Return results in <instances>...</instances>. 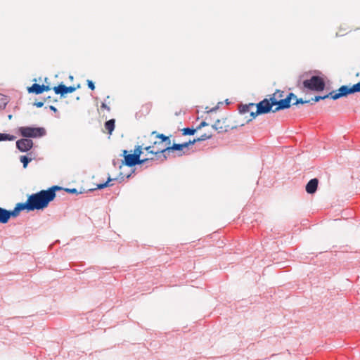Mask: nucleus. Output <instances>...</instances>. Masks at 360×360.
Wrapping results in <instances>:
<instances>
[{"mask_svg":"<svg viewBox=\"0 0 360 360\" xmlns=\"http://www.w3.org/2000/svg\"><path fill=\"white\" fill-rule=\"evenodd\" d=\"M63 189L59 186H53L46 190H41L36 193L30 195L27 199L32 211L46 208L49 204L55 199L56 196V192Z\"/></svg>","mask_w":360,"mask_h":360,"instance_id":"f257e3e1","label":"nucleus"},{"mask_svg":"<svg viewBox=\"0 0 360 360\" xmlns=\"http://www.w3.org/2000/svg\"><path fill=\"white\" fill-rule=\"evenodd\" d=\"M154 136L156 139L152 142L150 146H143V150H145L148 154L158 155L163 153L165 156L168 155L169 144L170 137L162 134H159L156 131H153L150 134V137Z\"/></svg>","mask_w":360,"mask_h":360,"instance_id":"f03ea898","label":"nucleus"},{"mask_svg":"<svg viewBox=\"0 0 360 360\" xmlns=\"http://www.w3.org/2000/svg\"><path fill=\"white\" fill-rule=\"evenodd\" d=\"M212 136V131H209L207 133H205V134H202L200 137H198L197 139H194L192 141L189 140L188 141H184V142H181V143H175V141H174L173 143L172 144L171 140H170L169 144L168 155H169V153L171 152H177L178 155H180V156H181L183 155H186L189 150V147L193 145L195 142L209 139Z\"/></svg>","mask_w":360,"mask_h":360,"instance_id":"7ed1b4c3","label":"nucleus"},{"mask_svg":"<svg viewBox=\"0 0 360 360\" xmlns=\"http://www.w3.org/2000/svg\"><path fill=\"white\" fill-rule=\"evenodd\" d=\"M356 92H360V82H358L357 84H354L351 87L346 85L342 86L338 89V93H336L335 91H333L324 96H316L314 98H312L311 101L314 102H318L320 100H323L328 98L336 100L340 97L346 96L348 94H354Z\"/></svg>","mask_w":360,"mask_h":360,"instance_id":"20e7f679","label":"nucleus"},{"mask_svg":"<svg viewBox=\"0 0 360 360\" xmlns=\"http://www.w3.org/2000/svg\"><path fill=\"white\" fill-rule=\"evenodd\" d=\"M303 87L313 91H321L325 88V82L319 76H312L302 82Z\"/></svg>","mask_w":360,"mask_h":360,"instance_id":"39448f33","label":"nucleus"},{"mask_svg":"<svg viewBox=\"0 0 360 360\" xmlns=\"http://www.w3.org/2000/svg\"><path fill=\"white\" fill-rule=\"evenodd\" d=\"M19 131L23 137L37 138L45 135L46 130L42 127H21Z\"/></svg>","mask_w":360,"mask_h":360,"instance_id":"423d86ee","label":"nucleus"},{"mask_svg":"<svg viewBox=\"0 0 360 360\" xmlns=\"http://www.w3.org/2000/svg\"><path fill=\"white\" fill-rule=\"evenodd\" d=\"M256 106V111H251V118L249 119V121L252 120V119L255 118L257 115L266 114L271 111L272 112V110H274L271 105L270 101L266 98L260 101Z\"/></svg>","mask_w":360,"mask_h":360,"instance_id":"0eeeda50","label":"nucleus"},{"mask_svg":"<svg viewBox=\"0 0 360 360\" xmlns=\"http://www.w3.org/2000/svg\"><path fill=\"white\" fill-rule=\"evenodd\" d=\"M292 98H296V96L293 93H290L284 99H280L278 101V105L272 110V112H276L281 110L289 108L290 107V101Z\"/></svg>","mask_w":360,"mask_h":360,"instance_id":"6e6552de","label":"nucleus"},{"mask_svg":"<svg viewBox=\"0 0 360 360\" xmlns=\"http://www.w3.org/2000/svg\"><path fill=\"white\" fill-rule=\"evenodd\" d=\"M79 87V84L77 86H66L65 85L60 84L58 86H55L53 88V91L56 94L64 96L65 94L74 92Z\"/></svg>","mask_w":360,"mask_h":360,"instance_id":"1a4fd4ad","label":"nucleus"},{"mask_svg":"<svg viewBox=\"0 0 360 360\" xmlns=\"http://www.w3.org/2000/svg\"><path fill=\"white\" fill-rule=\"evenodd\" d=\"M33 146V142L31 139H22L16 142L17 148L22 152L29 150Z\"/></svg>","mask_w":360,"mask_h":360,"instance_id":"9d476101","label":"nucleus"},{"mask_svg":"<svg viewBox=\"0 0 360 360\" xmlns=\"http://www.w3.org/2000/svg\"><path fill=\"white\" fill-rule=\"evenodd\" d=\"M212 128L216 130L218 133H222L228 131L229 126L225 124L224 120H217L212 126Z\"/></svg>","mask_w":360,"mask_h":360,"instance_id":"9b49d317","label":"nucleus"},{"mask_svg":"<svg viewBox=\"0 0 360 360\" xmlns=\"http://www.w3.org/2000/svg\"><path fill=\"white\" fill-rule=\"evenodd\" d=\"M150 159H123L122 165L132 167L137 165H142Z\"/></svg>","mask_w":360,"mask_h":360,"instance_id":"f8f14e48","label":"nucleus"},{"mask_svg":"<svg viewBox=\"0 0 360 360\" xmlns=\"http://www.w3.org/2000/svg\"><path fill=\"white\" fill-rule=\"evenodd\" d=\"M319 181L317 179L314 178L311 179L306 185V191L309 194H313L314 193L318 187Z\"/></svg>","mask_w":360,"mask_h":360,"instance_id":"ddd939ff","label":"nucleus"},{"mask_svg":"<svg viewBox=\"0 0 360 360\" xmlns=\"http://www.w3.org/2000/svg\"><path fill=\"white\" fill-rule=\"evenodd\" d=\"M143 146H138L134 150L133 153H128L127 150H123V158H140L143 153Z\"/></svg>","mask_w":360,"mask_h":360,"instance_id":"4468645a","label":"nucleus"},{"mask_svg":"<svg viewBox=\"0 0 360 360\" xmlns=\"http://www.w3.org/2000/svg\"><path fill=\"white\" fill-rule=\"evenodd\" d=\"M15 207L20 212L22 210H27V212L32 211L28 199L25 202L17 203Z\"/></svg>","mask_w":360,"mask_h":360,"instance_id":"2eb2a0df","label":"nucleus"},{"mask_svg":"<svg viewBox=\"0 0 360 360\" xmlns=\"http://www.w3.org/2000/svg\"><path fill=\"white\" fill-rule=\"evenodd\" d=\"M8 210L0 207V223L6 224L9 221Z\"/></svg>","mask_w":360,"mask_h":360,"instance_id":"dca6fc26","label":"nucleus"},{"mask_svg":"<svg viewBox=\"0 0 360 360\" xmlns=\"http://www.w3.org/2000/svg\"><path fill=\"white\" fill-rule=\"evenodd\" d=\"M255 108L254 103H249L248 105H242L239 107V111L241 114L250 113L251 115V111L252 108Z\"/></svg>","mask_w":360,"mask_h":360,"instance_id":"f3484780","label":"nucleus"},{"mask_svg":"<svg viewBox=\"0 0 360 360\" xmlns=\"http://www.w3.org/2000/svg\"><path fill=\"white\" fill-rule=\"evenodd\" d=\"M27 91L29 93L40 94L42 93V86L38 84H33L31 86L27 88Z\"/></svg>","mask_w":360,"mask_h":360,"instance_id":"a211bd4d","label":"nucleus"},{"mask_svg":"<svg viewBox=\"0 0 360 360\" xmlns=\"http://www.w3.org/2000/svg\"><path fill=\"white\" fill-rule=\"evenodd\" d=\"M105 128L109 134H111L115 129V120L112 119L105 123Z\"/></svg>","mask_w":360,"mask_h":360,"instance_id":"6ab92c4d","label":"nucleus"},{"mask_svg":"<svg viewBox=\"0 0 360 360\" xmlns=\"http://www.w3.org/2000/svg\"><path fill=\"white\" fill-rule=\"evenodd\" d=\"M16 137L13 135L8 134L0 133V141H14Z\"/></svg>","mask_w":360,"mask_h":360,"instance_id":"aec40b11","label":"nucleus"},{"mask_svg":"<svg viewBox=\"0 0 360 360\" xmlns=\"http://www.w3.org/2000/svg\"><path fill=\"white\" fill-rule=\"evenodd\" d=\"M197 131L196 128H184L181 129L182 134L184 136L186 135H193Z\"/></svg>","mask_w":360,"mask_h":360,"instance_id":"412c9836","label":"nucleus"},{"mask_svg":"<svg viewBox=\"0 0 360 360\" xmlns=\"http://www.w3.org/2000/svg\"><path fill=\"white\" fill-rule=\"evenodd\" d=\"M8 102V98L6 96L0 94V109L4 108Z\"/></svg>","mask_w":360,"mask_h":360,"instance_id":"4be33fe9","label":"nucleus"},{"mask_svg":"<svg viewBox=\"0 0 360 360\" xmlns=\"http://www.w3.org/2000/svg\"><path fill=\"white\" fill-rule=\"evenodd\" d=\"M115 179H111L110 176L108 178L107 181L105 183L97 184L98 189H103L104 188L110 186V182Z\"/></svg>","mask_w":360,"mask_h":360,"instance_id":"5701e85b","label":"nucleus"},{"mask_svg":"<svg viewBox=\"0 0 360 360\" xmlns=\"http://www.w3.org/2000/svg\"><path fill=\"white\" fill-rule=\"evenodd\" d=\"M8 213L9 219H11V217H18L19 215V214H20V212L15 207L13 210H8Z\"/></svg>","mask_w":360,"mask_h":360,"instance_id":"b1692460","label":"nucleus"},{"mask_svg":"<svg viewBox=\"0 0 360 360\" xmlns=\"http://www.w3.org/2000/svg\"><path fill=\"white\" fill-rule=\"evenodd\" d=\"M281 94V92L279 91H278L276 94H274V96L273 97H271L269 101H270V103H271V107L273 108L274 105H278V101L276 98L275 97L276 94ZM281 96V94H280V96Z\"/></svg>","mask_w":360,"mask_h":360,"instance_id":"393cba45","label":"nucleus"},{"mask_svg":"<svg viewBox=\"0 0 360 360\" xmlns=\"http://www.w3.org/2000/svg\"><path fill=\"white\" fill-rule=\"evenodd\" d=\"M110 98V96H108L106 99L105 100V102L102 103L101 104V109H104V110H106L107 111L110 112V106L108 105V104H110V102L107 103L106 102V100L107 99H109Z\"/></svg>","mask_w":360,"mask_h":360,"instance_id":"a878e982","label":"nucleus"},{"mask_svg":"<svg viewBox=\"0 0 360 360\" xmlns=\"http://www.w3.org/2000/svg\"><path fill=\"white\" fill-rule=\"evenodd\" d=\"M295 101L293 103V105H297V104H304V103H310V100H305L304 101L302 98H295Z\"/></svg>","mask_w":360,"mask_h":360,"instance_id":"bb28decb","label":"nucleus"},{"mask_svg":"<svg viewBox=\"0 0 360 360\" xmlns=\"http://www.w3.org/2000/svg\"><path fill=\"white\" fill-rule=\"evenodd\" d=\"M64 190L68 192V193H72V194H78V193H82V192H78L76 188H64Z\"/></svg>","mask_w":360,"mask_h":360,"instance_id":"cd10ccee","label":"nucleus"},{"mask_svg":"<svg viewBox=\"0 0 360 360\" xmlns=\"http://www.w3.org/2000/svg\"><path fill=\"white\" fill-rule=\"evenodd\" d=\"M33 159H20L21 162L23 164V167L26 168L27 165Z\"/></svg>","mask_w":360,"mask_h":360,"instance_id":"c85d7f7f","label":"nucleus"},{"mask_svg":"<svg viewBox=\"0 0 360 360\" xmlns=\"http://www.w3.org/2000/svg\"><path fill=\"white\" fill-rule=\"evenodd\" d=\"M87 85H88V87L90 89H91V90H94L95 89L94 83L91 80H87Z\"/></svg>","mask_w":360,"mask_h":360,"instance_id":"c756f323","label":"nucleus"},{"mask_svg":"<svg viewBox=\"0 0 360 360\" xmlns=\"http://www.w3.org/2000/svg\"><path fill=\"white\" fill-rule=\"evenodd\" d=\"M205 126H208V124L206 122L203 121L196 127V129L198 131V130L200 129L202 127H205Z\"/></svg>","mask_w":360,"mask_h":360,"instance_id":"7c9ffc66","label":"nucleus"},{"mask_svg":"<svg viewBox=\"0 0 360 360\" xmlns=\"http://www.w3.org/2000/svg\"><path fill=\"white\" fill-rule=\"evenodd\" d=\"M42 93L44 91H48L49 90H51V87L48 85H44V84H42Z\"/></svg>","mask_w":360,"mask_h":360,"instance_id":"2f4dec72","label":"nucleus"},{"mask_svg":"<svg viewBox=\"0 0 360 360\" xmlns=\"http://www.w3.org/2000/svg\"><path fill=\"white\" fill-rule=\"evenodd\" d=\"M44 105L43 102H37L34 103V105H36L37 108H41Z\"/></svg>","mask_w":360,"mask_h":360,"instance_id":"473e14b6","label":"nucleus"},{"mask_svg":"<svg viewBox=\"0 0 360 360\" xmlns=\"http://www.w3.org/2000/svg\"><path fill=\"white\" fill-rule=\"evenodd\" d=\"M50 109L54 112H56L57 111V109L54 107V106H50Z\"/></svg>","mask_w":360,"mask_h":360,"instance_id":"72a5a7b5","label":"nucleus"},{"mask_svg":"<svg viewBox=\"0 0 360 360\" xmlns=\"http://www.w3.org/2000/svg\"><path fill=\"white\" fill-rule=\"evenodd\" d=\"M12 117H13V115H9L8 116V118L9 120H11V119H12Z\"/></svg>","mask_w":360,"mask_h":360,"instance_id":"f704fd0d","label":"nucleus"},{"mask_svg":"<svg viewBox=\"0 0 360 360\" xmlns=\"http://www.w3.org/2000/svg\"><path fill=\"white\" fill-rule=\"evenodd\" d=\"M20 158H27V156H26V155H22V156H21Z\"/></svg>","mask_w":360,"mask_h":360,"instance_id":"c9c22d12","label":"nucleus"}]
</instances>
